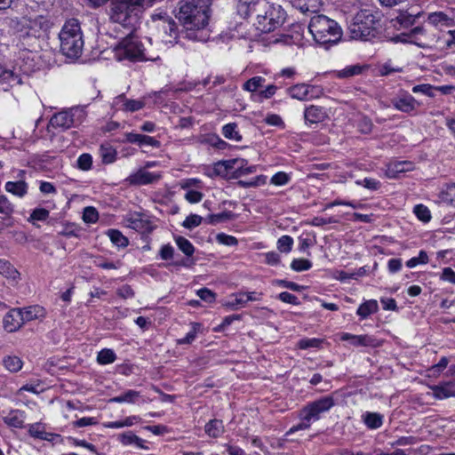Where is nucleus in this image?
Masks as SVG:
<instances>
[{
	"label": "nucleus",
	"instance_id": "nucleus-1",
	"mask_svg": "<svg viewBox=\"0 0 455 455\" xmlns=\"http://www.w3.org/2000/svg\"><path fill=\"white\" fill-rule=\"evenodd\" d=\"M212 0H180L178 3L177 19L186 29V37L200 42L210 39L208 28Z\"/></svg>",
	"mask_w": 455,
	"mask_h": 455
},
{
	"label": "nucleus",
	"instance_id": "nucleus-2",
	"mask_svg": "<svg viewBox=\"0 0 455 455\" xmlns=\"http://www.w3.org/2000/svg\"><path fill=\"white\" fill-rule=\"evenodd\" d=\"M380 16L379 12L371 10H361L354 17L349 26L352 39L370 41L379 34Z\"/></svg>",
	"mask_w": 455,
	"mask_h": 455
},
{
	"label": "nucleus",
	"instance_id": "nucleus-3",
	"mask_svg": "<svg viewBox=\"0 0 455 455\" xmlns=\"http://www.w3.org/2000/svg\"><path fill=\"white\" fill-rule=\"evenodd\" d=\"M308 29L315 43L319 44H337L342 36L340 26L323 14L311 17Z\"/></svg>",
	"mask_w": 455,
	"mask_h": 455
},
{
	"label": "nucleus",
	"instance_id": "nucleus-4",
	"mask_svg": "<svg viewBox=\"0 0 455 455\" xmlns=\"http://www.w3.org/2000/svg\"><path fill=\"white\" fill-rule=\"evenodd\" d=\"M60 51L68 58H78L84 49V37L79 21L70 19L65 22L60 34Z\"/></svg>",
	"mask_w": 455,
	"mask_h": 455
},
{
	"label": "nucleus",
	"instance_id": "nucleus-5",
	"mask_svg": "<svg viewBox=\"0 0 455 455\" xmlns=\"http://www.w3.org/2000/svg\"><path fill=\"white\" fill-rule=\"evenodd\" d=\"M114 53L118 61H156L160 59L158 56L156 58L148 56L143 44L132 35L123 38L114 47Z\"/></svg>",
	"mask_w": 455,
	"mask_h": 455
},
{
	"label": "nucleus",
	"instance_id": "nucleus-6",
	"mask_svg": "<svg viewBox=\"0 0 455 455\" xmlns=\"http://www.w3.org/2000/svg\"><path fill=\"white\" fill-rule=\"evenodd\" d=\"M142 12L131 0H113L110 5V19L124 27H133Z\"/></svg>",
	"mask_w": 455,
	"mask_h": 455
},
{
	"label": "nucleus",
	"instance_id": "nucleus-7",
	"mask_svg": "<svg viewBox=\"0 0 455 455\" xmlns=\"http://www.w3.org/2000/svg\"><path fill=\"white\" fill-rule=\"evenodd\" d=\"M87 116L85 109L75 107L54 114L50 119V125L53 128L68 130L82 124Z\"/></svg>",
	"mask_w": 455,
	"mask_h": 455
},
{
	"label": "nucleus",
	"instance_id": "nucleus-8",
	"mask_svg": "<svg viewBox=\"0 0 455 455\" xmlns=\"http://www.w3.org/2000/svg\"><path fill=\"white\" fill-rule=\"evenodd\" d=\"M285 12L278 6H270L264 15H258L256 28L261 33H269L283 25Z\"/></svg>",
	"mask_w": 455,
	"mask_h": 455
},
{
	"label": "nucleus",
	"instance_id": "nucleus-9",
	"mask_svg": "<svg viewBox=\"0 0 455 455\" xmlns=\"http://www.w3.org/2000/svg\"><path fill=\"white\" fill-rule=\"evenodd\" d=\"M335 405L331 395H326L307 404L300 412L304 421L311 422L320 419L322 413L329 411Z\"/></svg>",
	"mask_w": 455,
	"mask_h": 455
},
{
	"label": "nucleus",
	"instance_id": "nucleus-10",
	"mask_svg": "<svg viewBox=\"0 0 455 455\" xmlns=\"http://www.w3.org/2000/svg\"><path fill=\"white\" fill-rule=\"evenodd\" d=\"M154 20H158L156 28L160 34L162 41L165 44H172L178 43L179 31L175 20L164 14H156L152 16Z\"/></svg>",
	"mask_w": 455,
	"mask_h": 455
},
{
	"label": "nucleus",
	"instance_id": "nucleus-11",
	"mask_svg": "<svg viewBox=\"0 0 455 455\" xmlns=\"http://www.w3.org/2000/svg\"><path fill=\"white\" fill-rule=\"evenodd\" d=\"M20 26V31L25 30L27 36H40L41 32H45L51 28L50 20L44 15L35 14L23 16L18 21Z\"/></svg>",
	"mask_w": 455,
	"mask_h": 455
},
{
	"label": "nucleus",
	"instance_id": "nucleus-12",
	"mask_svg": "<svg viewBox=\"0 0 455 455\" xmlns=\"http://www.w3.org/2000/svg\"><path fill=\"white\" fill-rule=\"evenodd\" d=\"M393 107L403 113L411 114L415 111L421 104L408 92L402 91L392 99Z\"/></svg>",
	"mask_w": 455,
	"mask_h": 455
},
{
	"label": "nucleus",
	"instance_id": "nucleus-13",
	"mask_svg": "<svg viewBox=\"0 0 455 455\" xmlns=\"http://www.w3.org/2000/svg\"><path fill=\"white\" fill-rule=\"evenodd\" d=\"M144 106L143 100L128 99L124 94L116 96L112 102V108L116 111L135 112L143 108Z\"/></svg>",
	"mask_w": 455,
	"mask_h": 455
},
{
	"label": "nucleus",
	"instance_id": "nucleus-14",
	"mask_svg": "<svg viewBox=\"0 0 455 455\" xmlns=\"http://www.w3.org/2000/svg\"><path fill=\"white\" fill-rule=\"evenodd\" d=\"M161 179L160 173H155L148 172L144 169H140L136 172L132 173L127 179L126 181L130 185L134 186H142L148 185L158 181Z\"/></svg>",
	"mask_w": 455,
	"mask_h": 455
},
{
	"label": "nucleus",
	"instance_id": "nucleus-15",
	"mask_svg": "<svg viewBox=\"0 0 455 455\" xmlns=\"http://www.w3.org/2000/svg\"><path fill=\"white\" fill-rule=\"evenodd\" d=\"M327 117L326 108L321 106L309 105L304 110L306 124H316L323 122Z\"/></svg>",
	"mask_w": 455,
	"mask_h": 455
},
{
	"label": "nucleus",
	"instance_id": "nucleus-16",
	"mask_svg": "<svg viewBox=\"0 0 455 455\" xmlns=\"http://www.w3.org/2000/svg\"><path fill=\"white\" fill-rule=\"evenodd\" d=\"M432 395L438 400L455 397V380L439 383L430 386Z\"/></svg>",
	"mask_w": 455,
	"mask_h": 455
},
{
	"label": "nucleus",
	"instance_id": "nucleus-17",
	"mask_svg": "<svg viewBox=\"0 0 455 455\" xmlns=\"http://www.w3.org/2000/svg\"><path fill=\"white\" fill-rule=\"evenodd\" d=\"M23 325L19 308L10 310L4 317L3 326L8 332H14Z\"/></svg>",
	"mask_w": 455,
	"mask_h": 455
},
{
	"label": "nucleus",
	"instance_id": "nucleus-18",
	"mask_svg": "<svg viewBox=\"0 0 455 455\" xmlns=\"http://www.w3.org/2000/svg\"><path fill=\"white\" fill-rule=\"evenodd\" d=\"M125 141L132 143V144H137L139 146H151L153 148H158L161 145L160 141L156 140L155 138L148 136V135H143L140 133H134V132H126L124 134Z\"/></svg>",
	"mask_w": 455,
	"mask_h": 455
},
{
	"label": "nucleus",
	"instance_id": "nucleus-19",
	"mask_svg": "<svg viewBox=\"0 0 455 455\" xmlns=\"http://www.w3.org/2000/svg\"><path fill=\"white\" fill-rule=\"evenodd\" d=\"M244 163V159H231L227 161H220L214 164L211 172L208 173L210 177L213 176H227L228 173L235 168L236 164Z\"/></svg>",
	"mask_w": 455,
	"mask_h": 455
},
{
	"label": "nucleus",
	"instance_id": "nucleus-20",
	"mask_svg": "<svg viewBox=\"0 0 455 455\" xmlns=\"http://www.w3.org/2000/svg\"><path fill=\"white\" fill-rule=\"evenodd\" d=\"M22 83L21 77L12 70L5 69L0 65V84L4 91L10 87L19 85Z\"/></svg>",
	"mask_w": 455,
	"mask_h": 455
},
{
	"label": "nucleus",
	"instance_id": "nucleus-21",
	"mask_svg": "<svg viewBox=\"0 0 455 455\" xmlns=\"http://www.w3.org/2000/svg\"><path fill=\"white\" fill-rule=\"evenodd\" d=\"M25 412L20 410H11L5 416L3 417V421L9 427L23 428L25 422Z\"/></svg>",
	"mask_w": 455,
	"mask_h": 455
},
{
	"label": "nucleus",
	"instance_id": "nucleus-22",
	"mask_svg": "<svg viewBox=\"0 0 455 455\" xmlns=\"http://www.w3.org/2000/svg\"><path fill=\"white\" fill-rule=\"evenodd\" d=\"M427 22L435 27H453L455 25V20L452 17L443 12H435L428 14Z\"/></svg>",
	"mask_w": 455,
	"mask_h": 455
},
{
	"label": "nucleus",
	"instance_id": "nucleus-23",
	"mask_svg": "<svg viewBox=\"0 0 455 455\" xmlns=\"http://www.w3.org/2000/svg\"><path fill=\"white\" fill-rule=\"evenodd\" d=\"M19 311L23 323L36 319H42L45 316V309L38 305L19 308Z\"/></svg>",
	"mask_w": 455,
	"mask_h": 455
},
{
	"label": "nucleus",
	"instance_id": "nucleus-24",
	"mask_svg": "<svg viewBox=\"0 0 455 455\" xmlns=\"http://www.w3.org/2000/svg\"><path fill=\"white\" fill-rule=\"evenodd\" d=\"M4 188L8 193L22 198L28 194V185L23 180L19 181H8L5 183Z\"/></svg>",
	"mask_w": 455,
	"mask_h": 455
},
{
	"label": "nucleus",
	"instance_id": "nucleus-25",
	"mask_svg": "<svg viewBox=\"0 0 455 455\" xmlns=\"http://www.w3.org/2000/svg\"><path fill=\"white\" fill-rule=\"evenodd\" d=\"M313 87L306 84H298L287 89L288 94L292 98L299 100H307V96Z\"/></svg>",
	"mask_w": 455,
	"mask_h": 455
},
{
	"label": "nucleus",
	"instance_id": "nucleus-26",
	"mask_svg": "<svg viewBox=\"0 0 455 455\" xmlns=\"http://www.w3.org/2000/svg\"><path fill=\"white\" fill-rule=\"evenodd\" d=\"M340 339L348 340L351 345L355 347H367L372 343V339L368 335H354L347 332L341 334Z\"/></svg>",
	"mask_w": 455,
	"mask_h": 455
},
{
	"label": "nucleus",
	"instance_id": "nucleus-27",
	"mask_svg": "<svg viewBox=\"0 0 455 455\" xmlns=\"http://www.w3.org/2000/svg\"><path fill=\"white\" fill-rule=\"evenodd\" d=\"M204 431L210 437L218 438L224 433L225 427L222 420L214 419L204 426Z\"/></svg>",
	"mask_w": 455,
	"mask_h": 455
},
{
	"label": "nucleus",
	"instance_id": "nucleus-28",
	"mask_svg": "<svg viewBox=\"0 0 455 455\" xmlns=\"http://www.w3.org/2000/svg\"><path fill=\"white\" fill-rule=\"evenodd\" d=\"M28 434L40 440L51 441L52 440L53 434L44 431V427L41 423H35L28 426Z\"/></svg>",
	"mask_w": 455,
	"mask_h": 455
},
{
	"label": "nucleus",
	"instance_id": "nucleus-29",
	"mask_svg": "<svg viewBox=\"0 0 455 455\" xmlns=\"http://www.w3.org/2000/svg\"><path fill=\"white\" fill-rule=\"evenodd\" d=\"M379 309L378 302L375 299H370L361 304L357 308L356 314L362 318L365 319Z\"/></svg>",
	"mask_w": 455,
	"mask_h": 455
},
{
	"label": "nucleus",
	"instance_id": "nucleus-30",
	"mask_svg": "<svg viewBox=\"0 0 455 455\" xmlns=\"http://www.w3.org/2000/svg\"><path fill=\"white\" fill-rule=\"evenodd\" d=\"M245 298V291L234 293L229 297V300L226 303V306L232 310L243 308L247 305V301L244 299Z\"/></svg>",
	"mask_w": 455,
	"mask_h": 455
},
{
	"label": "nucleus",
	"instance_id": "nucleus-31",
	"mask_svg": "<svg viewBox=\"0 0 455 455\" xmlns=\"http://www.w3.org/2000/svg\"><path fill=\"white\" fill-rule=\"evenodd\" d=\"M0 275L12 280L20 278L19 271L8 260L4 259H0Z\"/></svg>",
	"mask_w": 455,
	"mask_h": 455
},
{
	"label": "nucleus",
	"instance_id": "nucleus-32",
	"mask_svg": "<svg viewBox=\"0 0 455 455\" xmlns=\"http://www.w3.org/2000/svg\"><path fill=\"white\" fill-rule=\"evenodd\" d=\"M140 396V392L132 389H129L125 391L124 394L112 397L109 402L110 403H135L138 398Z\"/></svg>",
	"mask_w": 455,
	"mask_h": 455
},
{
	"label": "nucleus",
	"instance_id": "nucleus-33",
	"mask_svg": "<svg viewBox=\"0 0 455 455\" xmlns=\"http://www.w3.org/2000/svg\"><path fill=\"white\" fill-rule=\"evenodd\" d=\"M363 422L370 429L379 428L383 424V416L377 412H366L363 416Z\"/></svg>",
	"mask_w": 455,
	"mask_h": 455
},
{
	"label": "nucleus",
	"instance_id": "nucleus-34",
	"mask_svg": "<svg viewBox=\"0 0 455 455\" xmlns=\"http://www.w3.org/2000/svg\"><path fill=\"white\" fill-rule=\"evenodd\" d=\"M266 79L262 76H253L248 79L243 84V89L252 94L259 92V90L263 87Z\"/></svg>",
	"mask_w": 455,
	"mask_h": 455
},
{
	"label": "nucleus",
	"instance_id": "nucleus-35",
	"mask_svg": "<svg viewBox=\"0 0 455 455\" xmlns=\"http://www.w3.org/2000/svg\"><path fill=\"white\" fill-rule=\"evenodd\" d=\"M100 156L104 164H112L116 158V150L110 145H101L99 149Z\"/></svg>",
	"mask_w": 455,
	"mask_h": 455
},
{
	"label": "nucleus",
	"instance_id": "nucleus-36",
	"mask_svg": "<svg viewBox=\"0 0 455 455\" xmlns=\"http://www.w3.org/2000/svg\"><path fill=\"white\" fill-rule=\"evenodd\" d=\"M276 91V85L269 84L264 90H261L255 94H251V98L253 101L262 102L265 100L272 98L275 94Z\"/></svg>",
	"mask_w": 455,
	"mask_h": 455
},
{
	"label": "nucleus",
	"instance_id": "nucleus-37",
	"mask_svg": "<svg viewBox=\"0 0 455 455\" xmlns=\"http://www.w3.org/2000/svg\"><path fill=\"white\" fill-rule=\"evenodd\" d=\"M319 1L318 0H299L297 4V7L300 10L302 13H315L319 10Z\"/></svg>",
	"mask_w": 455,
	"mask_h": 455
},
{
	"label": "nucleus",
	"instance_id": "nucleus-38",
	"mask_svg": "<svg viewBox=\"0 0 455 455\" xmlns=\"http://www.w3.org/2000/svg\"><path fill=\"white\" fill-rule=\"evenodd\" d=\"M439 198L447 205L455 207V183L448 185L445 189L440 192Z\"/></svg>",
	"mask_w": 455,
	"mask_h": 455
},
{
	"label": "nucleus",
	"instance_id": "nucleus-39",
	"mask_svg": "<svg viewBox=\"0 0 455 455\" xmlns=\"http://www.w3.org/2000/svg\"><path fill=\"white\" fill-rule=\"evenodd\" d=\"M110 241L116 246L124 248L128 246L129 241L119 230L109 229L107 232Z\"/></svg>",
	"mask_w": 455,
	"mask_h": 455
},
{
	"label": "nucleus",
	"instance_id": "nucleus-40",
	"mask_svg": "<svg viewBox=\"0 0 455 455\" xmlns=\"http://www.w3.org/2000/svg\"><path fill=\"white\" fill-rule=\"evenodd\" d=\"M222 134L228 140H232L237 142L242 140V135L239 133L237 130V124L235 123H229L224 125L222 128Z\"/></svg>",
	"mask_w": 455,
	"mask_h": 455
},
{
	"label": "nucleus",
	"instance_id": "nucleus-41",
	"mask_svg": "<svg viewBox=\"0 0 455 455\" xmlns=\"http://www.w3.org/2000/svg\"><path fill=\"white\" fill-rule=\"evenodd\" d=\"M4 367L11 372L19 371L23 365L21 359L16 355L5 356L3 360Z\"/></svg>",
	"mask_w": 455,
	"mask_h": 455
},
{
	"label": "nucleus",
	"instance_id": "nucleus-42",
	"mask_svg": "<svg viewBox=\"0 0 455 455\" xmlns=\"http://www.w3.org/2000/svg\"><path fill=\"white\" fill-rule=\"evenodd\" d=\"M116 355L112 349L104 348L98 353L97 361L100 364H108L116 361Z\"/></svg>",
	"mask_w": 455,
	"mask_h": 455
},
{
	"label": "nucleus",
	"instance_id": "nucleus-43",
	"mask_svg": "<svg viewBox=\"0 0 455 455\" xmlns=\"http://www.w3.org/2000/svg\"><path fill=\"white\" fill-rule=\"evenodd\" d=\"M363 67L360 65H351L337 72L339 78H349L361 74Z\"/></svg>",
	"mask_w": 455,
	"mask_h": 455
},
{
	"label": "nucleus",
	"instance_id": "nucleus-44",
	"mask_svg": "<svg viewBox=\"0 0 455 455\" xmlns=\"http://www.w3.org/2000/svg\"><path fill=\"white\" fill-rule=\"evenodd\" d=\"M175 242L179 247V249L187 256H192L195 248L189 240L183 236H178L175 238Z\"/></svg>",
	"mask_w": 455,
	"mask_h": 455
},
{
	"label": "nucleus",
	"instance_id": "nucleus-45",
	"mask_svg": "<svg viewBox=\"0 0 455 455\" xmlns=\"http://www.w3.org/2000/svg\"><path fill=\"white\" fill-rule=\"evenodd\" d=\"M14 212V205L4 195H0V213L10 218Z\"/></svg>",
	"mask_w": 455,
	"mask_h": 455
},
{
	"label": "nucleus",
	"instance_id": "nucleus-46",
	"mask_svg": "<svg viewBox=\"0 0 455 455\" xmlns=\"http://www.w3.org/2000/svg\"><path fill=\"white\" fill-rule=\"evenodd\" d=\"M233 217V213L231 212H223L217 214H210L206 218V221L209 224L215 225L220 222H224L231 220Z\"/></svg>",
	"mask_w": 455,
	"mask_h": 455
},
{
	"label": "nucleus",
	"instance_id": "nucleus-47",
	"mask_svg": "<svg viewBox=\"0 0 455 455\" xmlns=\"http://www.w3.org/2000/svg\"><path fill=\"white\" fill-rule=\"evenodd\" d=\"M411 163L399 162L391 164L387 168V175L390 178L395 177V173L404 172L410 170Z\"/></svg>",
	"mask_w": 455,
	"mask_h": 455
},
{
	"label": "nucleus",
	"instance_id": "nucleus-48",
	"mask_svg": "<svg viewBox=\"0 0 455 455\" xmlns=\"http://www.w3.org/2000/svg\"><path fill=\"white\" fill-rule=\"evenodd\" d=\"M291 267L296 272H302L312 267V262L306 259H294L291 263Z\"/></svg>",
	"mask_w": 455,
	"mask_h": 455
},
{
	"label": "nucleus",
	"instance_id": "nucleus-49",
	"mask_svg": "<svg viewBox=\"0 0 455 455\" xmlns=\"http://www.w3.org/2000/svg\"><path fill=\"white\" fill-rule=\"evenodd\" d=\"M411 91L413 93H422L430 98H434L435 96V86L429 84L415 85L412 87Z\"/></svg>",
	"mask_w": 455,
	"mask_h": 455
},
{
	"label": "nucleus",
	"instance_id": "nucleus-50",
	"mask_svg": "<svg viewBox=\"0 0 455 455\" xmlns=\"http://www.w3.org/2000/svg\"><path fill=\"white\" fill-rule=\"evenodd\" d=\"M413 212L423 222H428L431 220L429 209L423 204H417L413 209Z\"/></svg>",
	"mask_w": 455,
	"mask_h": 455
},
{
	"label": "nucleus",
	"instance_id": "nucleus-51",
	"mask_svg": "<svg viewBox=\"0 0 455 455\" xmlns=\"http://www.w3.org/2000/svg\"><path fill=\"white\" fill-rule=\"evenodd\" d=\"M427 262H428L427 253L425 251L421 250L419 252L418 257H413L406 261V266L410 268H413L419 264H427Z\"/></svg>",
	"mask_w": 455,
	"mask_h": 455
},
{
	"label": "nucleus",
	"instance_id": "nucleus-52",
	"mask_svg": "<svg viewBox=\"0 0 455 455\" xmlns=\"http://www.w3.org/2000/svg\"><path fill=\"white\" fill-rule=\"evenodd\" d=\"M293 239L290 235H283L277 241V249L281 252H289L291 251Z\"/></svg>",
	"mask_w": 455,
	"mask_h": 455
},
{
	"label": "nucleus",
	"instance_id": "nucleus-53",
	"mask_svg": "<svg viewBox=\"0 0 455 455\" xmlns=\"http://www.w3.org/2000/svg\"><path fill=\"white\" fill-rule=\"evenodd\" d=\"M199 327H200L199 323H194L193 326H192V330L190 331H188L184 338L178 339L177 343L179 345L191 344L196 337L197 330Z\"/></svg>",
	"mask_w": 455,
	"mask_h": 455
},
{
	"label": "nucleus",
	"instance_id": "nucleus-54",
	"mask_svg": "<svg viewBox=\"0 0 455 455\" xmlns=\"http://www.w3.org/2000/svg\"><path fill=\"white\" fill-rule=\"evenodd\" d=\"M99 219L98 212L95 208L85 207L83 212V220L86 223H95Z\"/></svg>",
	"mask_w": 455,
	"mask_h": 455
},
{
	"label": "nucleus",
	"instance_id": "nucleus-55",
	"mask_svg": "<svg viewBox=\"0 0 455 455\" xmlns=\"http://www.w3.org/2000/svg\"><path fill=\"white\" fill-rule=\"evenodd\" d=\"M49 215H50V212L48 210H46L44 208H36L30 214L28 221H30V222H33L35 220L44 221L48 219Z\"/></svg>",
	"mask_w": 455,
	"mask_h": 455
},
{
	"label": "nucleus",
	"instance_id": "nucleus-56",
	"mask_svg": "<svg viewBox=\"0 0 455 455\" xmlns=\"http://www.w3.org/2000/svg\"><path fill=\"white\" fill-rule=\"evenodd\" d=\"M203 218L197 214H190L183 221L182 226L186 228L192 229L198 227L202 223Z\"/></svg>",
	"mask_w": 455,
	"mask_h": 455
},
{
	"label": "nucleus",
	"instance_id": "nucleus-57",
	"mask_svg": "<svg viewBox=\"0 0 455 455\" xmlns=\"http://www.w3.org/2000/svg\"><path fill=\"white\" fill-rule=\"evenodd\" d=\"M92 164V158L90 154H82L77 159V166L83 171H88Z\"/></svg>",
	"mask_w": 455,
	"mask_h": 455
},
{
	"label": "nucleus",
	"instance_id": "nucleus-58",
	"mask_svg": "<svg viewBox=\"0 0 455 455\" xmlns=\"http://www.w3.org/2000/svg\"><path fill=\"white\" fill-rule=\"evenodd\" d=\"M289 181L290 176L283 172H279L275 173V175H273L270 180L271 184H274L275 186H283L286 185Z\"/></svg>",
	"mask_w": 455,
	"mask_h": 455
},
{
	"label": "nucleus",
	"instance_id": "nucleus-59",
	"mask_svg": "<svg viewBox=\"0 0 455 455\" xmlns=\"http://www.w3.org/2000/svg\"><path fill=\"white\" fill-rule=\"evenodd\" d=\"M216 240L218 243L228 246H233L238 243V241L235 236L224 233L218 234Z\"/></svg>",
	"mask_w": 455,
	"mask_h": 455
},
{
	"label": "nucleus",
	"instance_id": "nucleus-60",
	"mask_svg": "<svg viewBox=\"0 0 455 455\" xmlns=\"http://www.w3.org/2000/svg\"><path fill=\"white\" fill-rule=\"evenodd\" d=\"M246 165H247L246 160H244V163H243V164H236L235 165V168L233 170H234V172L236 173V176L249 174V173H252L253 172H255V166H246Z\"/></svg>",
	"mask_w": 455,
	"mask_h": 455
},
{
	"label": "nucleus",
	"instance_id": "nucleus-61",
	"mask_svg": "<svg viewBox=\"0 0 455 455\" xmlns=\"http://www.w3.org/2000/svg\"><path fill=\"white\" fill-rule=\"evenodd\" d=\"M355 183L357 185L363 186L370 190H377L380 187V182L372 178H365L363 180H357Z\"/></svg>",
	"mask_w": 455,
	"mask_h": 455
},
{
	"label": "nucleus",
	"instance_id": "nucleus-62",
	"mask_svg": "<svg viewBox=\"0 0 455 455\" xmlns=\"http://www.w3.org/2000/svg\"><path fill=\"white\" fill-rule=\"evenodd\" d=\"M418 443V438L415 436H401L396 441L391 443V446H406L413 445Z\"/></svg>",
	"mask_w": 455,
	"mask_h": 455
},
{
	"label": "nucleus",
	"instance_id": "nucleus-63",
	"mask_svg": "<svg viewBox=\"0 0 455 455\" xmlns=\"http://www.w3.org/2000/svg\"><path fill=\"white\" fill-rule=\"evenodd\" d=\"M321 344V340L318 339H303L298 343V347L300 349H307L309 347H318Z\"/></svg>",
	"mask_w": 455,
	"mask_h": 455
},
{
	"label": "nucleus",
	"instance_id": "nucleus-64",
	"mask_svg": "<svg viewBox=\"0 0 455 455\" xmlns=\"http://www.w3.org/2000/svg\"><path fill=\"white\" fill-rule=\"evenodd\" d=\"M265 122L272 126H277L282 128L284 127V123L283 119L279 115L276 114H268L265 118Z\"/></svg>",
	"mask_w": 455,
	"mask_h": 455
}]
</instances>
